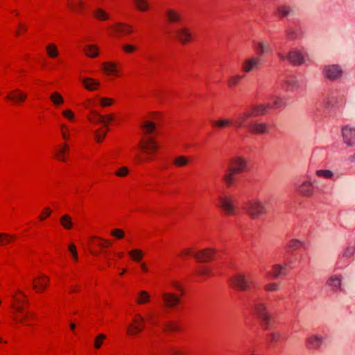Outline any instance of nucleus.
Wrapping results in <instances>:
<instances>
[{
    "mask_svg": "<svg viewBox=\"0 0 355 355\" xmlns=\"http://www.w3.org/2000/svg\"><path fill=\"white\" fill-rule=\"evenodd\" d=\"M2 296L10 305L12 319L16 324L28 326L33 323L34 315L26 310L28 298L21 289L17 288L10 293L3 291Z\"/></svg>",
    "mask_w": 355,
    "mask_h": 355,
    "instance_id": "nucleus-1",
    "label": "nucleus"
},
{
    "mask_svg": "<svg viewBox=\"0 0 355 355\" xmlns=\"http://www.w3.org/2000/svg\"><path fill=\"white\" fill-rule=\"evenodd\" d=\"M243 210L252 219L259 218L267 212L266 207L263 202L258 198L248 201L243 207Z\"/></svg>",
    "mask_w": 355,
    "mask_h": 355,
    "instance_id": "nucleus-2",
    "label": "nucleus"
},
{
    "mask_svg": "<svg viewBox=\"0 0 355 355\" xmlns=\"http://www.w3.org/2000/svg\"><path fill=\"white\" fill-rule=\"evenodd\" d=\"M139 147L141 150L148 155L146 161H151L158 150V144L155 139L151 136H144L140 141Z\"/></svg>",
    "mask_w": 355,
    "mask_h": 355,
    "instance_id": "nucleus-3",
    "label": "nucleus"
},
{
    "mask_svg": "<svg viewBox=\"0 0 355 355\" xmlns=\"http://www.w3.org/2000/svg\"><path fill=\"white\" fill-rule=\"evenodd\" d=\"M108 34L114 37H119L122 35H130L134 32L133 26L125 22H116L107 28Z\"/></svg>",
    "mask_w": 355,
    "mask_h": 355,
    "instance_id": "nucleus-4",
    "label": "nucleus"
},
{
    "mask_svg": "<svg viewBox=\"0 0 355 355\" xmlns=\"http://www.w3.org/2000/svg\"><path fill=\"white\" fill-rule=\"evenodd\" d=\"M253 310L263 323L265 328L268 329L272 318L268 310L266 304L261 300H257L254 303Z\"/></svg>",
    "mask_w": 355,
    "mask_h": 355,
    "instance_id": "nucleus-5",
    "label": "nucleus"
},
{
    "mask_svg": "<svg viewBox=\"0 0 355 355\" xmlns=\"http://www.w3.org/2000/svg\"><path fill=\"white\" fill-rule=\"evenodd\" d=\"M230 282L232 287L240 291L249 290L252 284V282L242 272H238L232 275Z\"/></svg>",
    "mask_w": 355,
    "mask_h": 355,
    "instance_id": "nucleus-6",
    "label": "nucleus"
},
{
    "mask_svg": "<svg viewBox=\"0 0 355 355\" xmlns=\"http://www.w3.org/2000/svg\"><path fill=\"white\" fill-rule=\"evenodd\" d=\"M218 207L223 210L226 216H234L236 214L237 208L232 196L221 195L218 197Z\"/></svg>",
    "mask_w": 355,
    "mask_h": 355,
    "instance_id": "nucleus-7",
    "label": "nucleus"
},
{
    "mask_svg": "<svg viewBox=\"0 0 355 355\" xmlns=\"http://www.w3.org/2000/svg\"><path fill=\"white\" fill-rule=\"evenodd\" d=\"M277 55L281 60H288L294 65H300L303 64L306 59L305 54L302 51L296 49L291 50L287 55L282 52H279Z\"/></svg>",
    "mask_w": 355,
    "mask_h": 355,
    "instance_id": "nucleus-8",
    "label": "nucleus"
},
{
    "mask_svg": "<svg viewBox=\"0 0 355 355\" xmlns=\"http://www.w3.org/2000/svg\"><path fill=\"white\" fill-rule=\"evenodd\" d=\"M144 318L140 314L133 315L131 322L127 326V334L135 336L140 333L144 328Z\"/></svg>",
    "mask_w": 355,
    "mask_h": 355,
    "instance_id": "nucleus-9",
    "label": "nucleus"
},
{
    "mask_svg": "<svg viewBox=\"0 0 355 355\" xmlns=\"http://www.w3.org/2000/svg\"><path fill=\"white\" fill-rule=\"evenodd\" d=\"M229 168L237 173H242L247 171V161L243 157L235 156L230 159Z\"/></svg>",
    "mask_w": 355,
    "mask_h": 355,
    "instance_id": "nucleus-10",
    "label": "nucleus"
},
{
    "mask_svg": "<svg viewBox=\"0 0 355 355\" xmlns=\"http://www.w3.org/2000/svg\"><path fill=\"white\" fill-rule=\"evenodd\" d=\"M102 70L107 76L114 78L121 76V72L117 63L112 61H106L102 63Z\"/></svg>",
    "mask_w": 355,
    "mask_h": 355,
    "instance_id": "nucleus-11",
    "label": "nucleus"
},
{
    "mask_svg": "<svg viewBox=\"0 0 355 355\" xmlns=\"http://www.w3.org/2000/svg\"><path fill=\"white\" fill-rule=\"evenodd\" d=\"M180 297L171 291H164L162 295L163 302L167 308H174L178 306L180 302Z\"/></svg>",
    "mask_w": 355,
    "mask_h": 355,
    "instance_id": "nucleus-12",
    "label": "nucleus"
},
{
    "mask_svg": "<svg viewBox=\"0 0 355 355\" xmlns=\"http://www.w3.org/2000/svg\"><path fill=\"white\" fill-rule=\"evenodd\" d=\"M288 270L287 264H273L270 270L266 272L268 279H277L286 274Z\"/></svg>",
    "mask_w": 355,
    "mask_h": 355,
    "instance_id": "nucleus-13",
    "label": "nucleus"
},
{
    "mask_svg": "<svg viewBox=\"0 0 355 355\" xmlns=\"http://www.w3.org/2000/svg\"><path fill=\"white\" fill-rule=\"evenodd\" d=\"M69 152V146L67 141H63L55 147L54 153L55 158L62 162L67 160Z\"/></svg>",
    "mask_w": 355,
    "mask_h": 355,
    "instance_id": "nucleus-14",
    "label": "nucleus"
},
{
    "mask_svg": "<svg viewBox=\"0 0 355 355\" xmlns=\"http://www.w3.org/2000/svg\"><path fill=\"white\" fill-rule=\"evenodd\" d=\"M248 130L252 134L263 135L268 132L269 125L266 123L255 121L249 123Z\"/></svg>",
    "mask_w": 355,
    "mask_h": 355,
    "instance_id": "nucleus-15",
    "label": "nucleus"
},
{
    "mask_svg": "<svg viewBox=\"0 0 355 355\" xmlns=\"http://www.w3.org/2000/svg\"><path fill=\"white\" fill-rule=\"evenodd\" d=\"M6 98L15 104L19 105L25 102L27 94L19 89H15L6 95Z\"/></svg>",
    "mask_w": 355,
    "mask_h": 355,
    "instance_id": "nucleus-16",
    "label": "nucleus"
},
{
    "mask_svg": "<svg viewBox=\"0 0 355 355\" xmlns=\"http://www.w3.org/2000/svg\"><path fill=\"white\" fill-rule=\"evenodd\" d=\"M49 284V278L44 275L35 277L33 280V288L37 293L44 292Z\"/></svg>",
    "mask_w": 355,
    "mask_h": 355,
    "instance_id": "nucleus-17",
    "label": "nucleus"
},
{
    "mask_svg": "<svg viewBox=\"0 0 355 355\" xmlns=\"http://www.w3.org/2000/svg\"><path fill=\"white\" fill-rule=\"evenodd\" d=\"M252 117L250 113V110H246L239 113L233 120L234 126L236 128H247L249 125L248 120Z\"/></svg>",
    "mask_w": 355,
    "mask_h": 355,
    "instance_id": "nucleus-18",
    "label": "nucleus"
},
{
    "mask_svg": "<svg viewBox=\"0 0 355 355\" xmlns=\"http://www.w3.org/2000/svg\"><path fill=\"white\" fill-rule=\"evenodd\" d=\"M216 254L215 250L212 248H207L201 250L196 251L194 254V258L200 262L211 261Z\"/></svg>",
    "mask_w": 355,
    "mask_h": 355,
    "instance_id": "nucleus-19",
    "label": "nucleus"
},
{
    "mask_svg": "<svg viewBox=\"0 0 355 355\" xmlns=\"http://www.w3.org/2000/svg\"><path fill=\"white\" fill-rule=\"evenodd\" d=\"M343 276L340 274L331 275L326 283V285L334 292H338L342 290Z\"/></svg>",
    "mask_w": 355,
    "mask_h": 355,
    "instance_id": "nucleus-20",
    "label": "nucleus"
},
{
    "mask_svg": "<svg viewBox=\"0 0 355 355\" xmlns=\"http://www.w3.org/2000/svg\"><path fill=\"white\" fill-rule=\"evenodd\" d=\"M343 141L348 146H355V128L346 125L342 129Z\"/></svg>",
    "mask_w": 355,
    "mask_h": 355,
    "instance_id": "nucleus-21",
    "label": "nucleus"
},
{
    "mask_svg": "<svg viewBox=\"0 0 355 355\" xmlns=\"http://www.w3.org/2000/svg\"><path fill=\"white\" fill-rule=\"evenodd\" d=\"M323 340V337L320 335H310L305 340V345L309 349H318L322 345Z\"/></svg>",
    "mask_w": 355,
    "mask_h": 355,
    "instance_id": "nucleus-22",
    "label": "nucleus"
},
{
    "mask_svg": "<svg viewBox=\"0 0 355 355\" xmlns=\"http://www.w3.org/2000/svg\"><path fill=\"white\" fill-rule=\"evenodd\" d=\"M260 63L259 57H251L245 60L241 64V71L244 73H249L255 69Z\"/></svg>",
    "mask_w": 355,
    "mask_h": 355,
    "instance_id": "nucleus-23",
    "label": "nucleus"
},
{
    "mask_svg": "<svg viewBox=\"0 0 355 355\" xmlns=\"http://www.w3.org/2000/svg\"><path fill=\"white\" fill-rule=\"evenodd\" d=\"M175 35L178 40L183 44H187L192 40V34L190 30L185 26L177 29Z\"/></svg>",
    "mask_w": 355,
    "mask_h": 355,
    "instance_id": "nucleus-24",
    "label": "nucleus"
},
{
    "mask_svg": "<svg viewBox=\"0 0 355 355\" xmlns=\"http://www.w3.org/2000/svg\"><path fill=\"white\" fill-rule=\"evenodd\" d=\"M297 191L303 196L309 197L313 193V184L311 180H304L297 187Z\"/></svg>",
    "mask_w": 355,
    "mask_h": 355,
    "instance_id": "nucleus-25",
    "label": "nucleus"
},
{
    "mask_svg": "<svg viewBox=\"0 0 355 355\" xmlns=\"http://www.w3.org/2000/svg\"><path fill=\"white\" fill-rule=\"evenodd\" d=\"M73 128L65 122H62L59 124L58 131L63 140V141H69L72 136Z\"/></svg>",
    "mask_w": 355,
    "mask_h": 355,
    "instance_id": "nucleus-26",
    "label": "nucleus"
},
{
    "mask_svg": "<svg viewBox=\"0 0 355 355\" xmlns=\"http://www.w3.org/2000/svg\"><path fill=\"white\" fill-rule=\"evenodd\" d=\"M152 296L150 293L146 290L138 291L135 295V302L139 305H145L150 302Z\"/></svg>",
    "mask_w": 355,
    "mask_h": 355,
    "instance_id": "nucleus-27",
    "label": "nucleus"
},
{
    "mask_svg": "<svg viewBox=\"0 0 355 355\" xmlns=\"http://www.w3.org/2000/svg\"><path fill=\"white\" fill-rule=\"evenodd\" d=\"M324 76L331 80H334L341 76L342 70L338 65H329L324 69Z\"/></svg>",
    "mask_w": 355,
    "mask_h": 355,
    "instance_id": "nucleus-28",
    "label": "nucleus"
},
{
    "mask_svg": "<svg viewBox=\"0 0 355 355\" xmlns=\"http://www.w3.org/2000/svg\"><path fill=\"white\" fill-rule=\"evenodd\" d=\"M167 291H174L175 294H178L180 296L184 295V286L181 282L176 279H170L166 285Z\"/></svg>",
    "mask_w": 355,
    "mask_h": 355,
    "instance_id": "nucleus-29",
    "label": "nucleus"
},
{
    "mask_svg": "<svg viewBox=\"0 0 355 355\" xmlns=\"http://www.w3.org/2000/svg\"><path fill=\"white\" fill-rule=\"evenodd\" d=\"M81 81L83 87L90 92L97 91L101 85L100 81L93 78L85 77Z\"/></svg>",
    "mask_w": 355,
    "mask_h": 355,
    "instance_id": "nucleus-30",
    "label": "nucleus"
},
{
    "mask_svg": "<svg viewBox=\"0 0 355 355\" xmlns=\"http://www.w3.org/2000/svg\"><path fill=\"white\" fill-rule=\"evenodd\" d=\"M269 104H259L252 106L248 110L252 117L264 115L269 110Z\"/></svg>",
    "mask_w": 355,
    "mask_h": 355,
    "instance_id": "nucleus-31",
    "label": "nucleus"
},
{
    "mask_svg": "<svg viewBox=\"0 0 355 355\" xmlns=\"http://www.w3.org/2000/svg\"><path fill=\"white\" fill-rule=\"evenodd\" d=\"M343 96H339L338 94L331 93L324 100V103L327 107H333L336 105L343 103Z\"/></svg>",
    "mask_w": 355,
    "mask_h": 355,
    "instance_id": "nucleus-32",
    "label": "nucleus"
},
{
    "mask_svg": "<svg viewBox=\"0 0 355 355\" xmlns=\"http://www.w3.org/2000/svg\"><path fill=\"white\" fill-rule=\"evenodd\" d=\"M130 259L137 263L143 261L145 252L139 248H132L128 252Z\"/></svg>",
    "mask_w": 355,
    "mask_h": 355,
    "instance_id": "nucleus-33",
    "label": "nucleus"
},
{
    "mask_svg": "<svg viewBox=\"0 0 355 355\" xmlns=\"http://www.w3.org/2000/svg\"><path fill=\"white\" fill-rule=\"evenodd\" d=\"M49 99L55 108H60L64 103V96L59 92H53L49 95Z\"/></svg>",
    "mask_w": 355,
    "mask_h": 355,
    "instance_id": "nucleus-34",
    "label": "nucleus"
},
{
    "mask_svg": "<svg viewBox=\"0 0 355 355\" xmlns=\"http://www.w3.org/2000/svg\"><path fill=\"white\" fill-rule=\"evenodd\" d=\"M46 55L51 59H56L60 55V51L58 46L53 42L48 43L45 46Z\"/></svg>",
    "mask_w": 355,
    "mask_h": 355,
    "instance_id": "nucleus-35",
    "label": "nucleus"
},
{
    "mask_svg": "<svg viewBox=\"0 0 355 355\" xmlns=\"http://www.w3.org/2000/svg\"><path fill=\"white\" fill-rule=\"evenodd\" d=\"M85 54L91 58H95L99 55V47L95 44H86L83 49Z\"/></svg>",
    "mask_w": 355,
    "mask_h": 355,
    "instance_id": "nucleus-36",
    "label": "nucleus"
},
{
    "mask_svg": "<svg viewBox=\"0 0 355 355\" xmlns=\"http://www.w3.org/2000/svg\"><path fill=\"white\" fill-rule=\"evenodd\" d=\"M196 274L205 277H209L213 276L214 268L211 266L202 265L199 266L196 270Z\"/></svg>",
    "mask_w": 355,
    "mask_h": 355,
    "instance_id": "nucleus-37",
    "label": "nucleus"
},
{
    "mask_svg": "<svg viewBox=\"0 0 355 355\" xmlns=\"http://www.w3.org/2000/svg\"><path fill=\"white\" fill-rule=\"evenodd\" d=\"M166 17L168 21L171 23H178L181 21L180 14L172 8H168L166 10Z\"/></svg>",
    "mask_w": 355,
    "mask_h": 355,
    "instance_id": "nucleus-38",
    "label": "nucleus"
},
{
    "mask_svg": "<svg viewBox=\"0 0 355 355\" xmlns=\"http://www.w3.org/2000/svg\"><path fill=\"white\" fill-rule=\"evenodd\" d=\"M61 115L69 122V123H74L77 121L76 114L71 108H64L62 110Z\"/></svg>",
    "mask_w": 355,
    "mask_h": 355,
    "instance_id": "nucleus-39",
    "label": "nucleus"
},
{
    "mask_svg": "<svg viewBox=\"0 0 355 355\" xmlns=\"http://www.w3.org/2000/svg\"><path fill=\"white\" fill-rule=\"evenodd\" d=\"M212 126L223 129L227 127L234 126V122L229 119H222L219 120L213 121L211 122Z\"/></svg>",
    "mask_w": 355,
    "mask_h": 355,
    "instance_id": "nucleus-40",
    "label": "nucleus"
},
{
    "mask_svg": "<svg viewBox=\"0 0 355 355\" xmlns=\"http://www.w3.org/2000/svg\"><path fill=\"white\" fill-rule=\"evenodd\" d=\"M94 17L100 21H107L110 19V14L101 8H96L93 11Z\"/></svg>",
    "mask_w": 355,
    "mask_h": 355,
    "instance_id": "nucleus-41",
    "label": "nucleus"
},
{
    "mask_svg": "<svg viewBox=\"0 0 355 355\" xmlns=\"http://www.w3.org/2000/svg\"><path fill=\"white\" fill-rule=\"evenodd\" d=\"M60 223L62 227L67 230H70L73 227L72 218L68 214H64L60 217Z\"/></svg>",
    "mask_w": 355,
    "mask_h": 355,
    "instance_id": "nucleus-42",
    "label": "nucleus"
},
{
    "mask_svg": "<svg viewBox=\"0 0 355 355\" xmlns=\"http://www.w3.org/2000/svg\"><path fill=\"white\" fill-rule=\"evenodd\" d=\"M236 174H238L236 172L228 168L223 177V180L227 187H230L234 184Z\"/></svg>",
    "mask_w": 355,
    "mask_h": 355,
    "instance_id": "nucleus-43",
    "label": "nucleus"
},
{
    "mask_svg": "<svg viewBox=\"0 0 355 355\" xmlns=\"http://www.w3.org/2000/svg\"><path fill=\"white\" fill-rule=\"evenodd\" d=\"M68 6L76 12H79L82 10L83 2L82 0H67Z\"/></svg>",
    "mask_w": 355,
    "mask_h": 355,
    "instance_id": "nucleus-44",
    "label": "nucleus"
},
{
    "mask_svg": "<svg viewBox=\"0 0 355 355\" xmlns=\"http://www.w3.org/2000/svg\"><path fill=\"white\" fill-rule=\"evenodd\" d=\"M87 119L92 124H98L101 123L102 114H101L97 110L89 111Z\"/></svg>",
    "mask_w": 355,
    "mask_h": 355,
    "instance_id": "nucleus-45",
    "label": "nucleus"
},
{
    "mask_svg": "<svg viewBox=\"0 0 355 355\" xmlns=\"http://www.w3.org/2000/svg\"><path fill=\"white\" fill-rule=\"evenodd\" d=\"M135 7L139 11L146 12L150 9L148 0H133Z\"/></svg>",
    "mask_w": 355,
    "mask_h": 355,
    "instance_id": "nucleus-46",
    "label": "nucleus"
},
{
    "mask_svg": "<svg viewBox=\"0 0 355 355\" xmlns=\"http://www.w3.org/2000/svg\"><path fill=\"white\" fill-rule=\"evenodd\" d=\"M268 104L270 105V110L281 108L284 105L285 103L284 100L282 98L279 96H273L270 99V102Z\"/></svg>",
    "mask_w": 355,
    "mask_h": 355,
    "instance_id": "nucleus-47",
    "label": "nucleus"
},
{
    "mask_svg": "<svg viewBox=\"0 0 355 355\" xmlns=\"http://www.w3.org/2000/svg\"><path fill=\"white\" fill-rule=\"evenodd\" d=\"M98 104V99L97 95L94 98H88L86 99L84 106L89 112L92 110H96V107Z\"/></svg>",
    "mask_w": 355,
    "mask_h": 355,
    "instance_id": "nucleus-48",
    "label": "nucleus"
},
{
    "mask_svg": "<svg viewBox=\"0 0 355 355\" xmlns=\"http://www.w3.org/2000/svg\"><path fill=\"white\" fill-rule=\"evenodd\" d=\"M189 163V159L185 155H179L174 158L173 164L177 167L186 166Z\"/></svg>",
    "mask_w": 355,
    "mask_h": 355,
    "instance_id": "nucleus-49",
    "label": "nucleus"
},
{
    "mask_svg": "<svg viewBox=\"0 0 355 355\" xmlns=\"http://www.w3.org/2000/svg\"><path fill=\"white\" fill-rule=\"evenodd\" d=\"M107 132V128L101 127L94 132V138L96 142L101 143L103 141Z\"/></svg>",
    "mask_w": 355,
    "mask_h": 355,
    "instance_id": "nucleus-50",
    "label": "nucleus"
},
{
    "mask_svg": "<svg viewBox=\"0 0 355 355\" xmlns=\"http://www.w3.org/2000/svg\"><path fill=\"white\" fill-rule=\"evenodd\" d=\"M270 49L269 44L263 42H259L254 46V51L257 54L261 55L267 53Z\"/></svg>",
    "mask_w": 355,
    "mask_h": 355,
    "instance_id": "nucleus-51",
    "label": "nucleus"
},
{
    "mask_svg": "<svg viewBox=\"0 0 355 355\" xmlns=\"http://www.w3.org/2000/svg\"><path fill=\"white\" fill-rule=\"evenodd\" d=\"M68 252L73 261L77 262L78 261V254L77 251V248L74 243H70L69 245Z\"/></svg>",
    "mask_w": 355,
    "mask_h": 355,
    "instance_id": "nucleus-52",
    "label": "nucleus"
},
{
    "mask_svg": "<svg viewBox=\"0 0 355 355\" xmlns=\"http://www.w3.org/2000/svg\"><path fill=\"white\" fill-rule=\"evenodd\" d=\"M106 340V336L104 334H98L94 340V347L96 349H99L103 346L105 340Z\"/></svg>",
    "mask_w": 355,
    "mask_h": 355,
    "instance_id": "nucleus-53",
    "label": "nucleus"
},
{
    "mask_svg": "<svg viewBox=\"0 0 355 355\" xmlns=\"http://www.w3.org/2000/svg\"><path fill=\"white\" fill-rule=\"evenodd\" d=\"M97 98L98 99V105L101 107H109L113 105L114 99L108 97H101L97 95Z\"/></svg>",
    "mask_w": 355,
    "mask_h": 355,
    "instance_id": "nucleus-54",
    "label": "nucleus"
},
{
    "mask_svg": "<svg viewBox=\"0 0 355 355\" xmlns=\"http://www.w3.org/2000/svg\"><path fill=\"white\" fill-rule=\"evenodd\" d=\"M243 77V76L240 74H236V75L230 76L227 79V85L230 87H233L236 86V85H238L240 83V81L241 80Z\"/></svg>",
    "mask_w": 355,
    "mask_h": 355,
    "instance_id": "nucleus-55",
    "label": "nucleus"
},
{
    "mask_svg": "<svg viewBox=\"0 0 355 355\" xmlns=\"http://www.w3.org/2000/svg\"><path fill=\"white\" fill-rule=\"evenodd\" d=\"M144 132L146 135L152 133L155 129V125L151 121H144L141 125Z\"/></svg>",
    "mask_w": 355,
    "mask_h": 355,
    "instance_id": "nucleus-56",
    "label": "nucleus"
},
{
    "mask_svg": "<svg viewBox=\"0 0 355 355\" xmlns=\"http://www.w3.org/2000/svg\"><path fill=\"white\" fill-rule=\"evenodd\" d=\"M303 245V242L295 239L290 240L287 244V247L291 250H295L300 248Z\"/></svg>",
    "mask_w": 355,
    "mask_h": 355,
    "instance_id": "nucleus-57",
    "label": "nucleus"
},
{
    "mask_svg": "<svg viewBox=\"0 0 355 355\" xmlns=\"http://www.w3.org/2000/svg\"><path fill=\"white\" fill-rule=\"evenodd\" d=\"M196 252L193 250V248H184L182 249L180 253L178 254V256L182 259H185L189 257L193 256L194 257Z\"/></svg>",
    "mask_w": 355,
    "mask_h": 355,
    "instance_id": "nucleus-58",
    "label": "nucleus"
},
{
    "mask_svg": "<svg viewBox=\"0 0 355 355\" xmlns=\"http://www.w3.org/2000/svg\"><path fill=\"white\" fill-rule=\"evenodd\" d=\"M110 235L116 239L120 240L125 237V232L120 228H114L110 232Z\"/></svg>",
    "mask_w": 355,
    "mask_h": 355,
    "instance_id": "nucleus-59",
    "label": "nucleus"
},
{
    "mask_svg": "<svg viewBox=\"0 0 355 355\" xmlns=\"http://www.w3.org/2000/svg\"><path fill=\"white\" fill-rule=\"evenodd\" d=\"M146 320L148 324L152 326L158 325V316L153 313H149L146 315Z\"/></svg>",
    "mask_w": 355,
    "mask_h": 355,
    "instance_id": "nucleus-60",
    "label": "nucleus"
},
{
    "mask_svg": "<svg viewBox=\"0 0 355 355\" xmlns=\"http://www.w3.org/2000/svg\"><path fill=\"white\" fill-rule=\"evenodd\" d=\"M315 174L318 177L324 179H331L333 178V173L330 170H317Z\"/></svg>",
    "mask_w": 355,
    "mask_h": 355,
    "instance_id": "nucleus-61",
    "label": "nucleus"
},
{
    "mask_svg": "<svg viewBox=\"0 0 355 355\" xmlns=\"http://www.w3.org/2000/svg\"><path fill=\"white\" fill-rule=\"evenodd\" d=\"M165 330L169 332H178L180 330V327L176 322H169L165 327Z\"/></svg>",
    "mask_w": 355,
    "mask_h": 355,
    "instance_id": "nucleus-62",
    "label": "nucleus"
},
{
    "mask_svg": "<svg viewBox=\"0 0 355 355\" xmlns=\"http://www.w3.org/2000/svg\"><path fill=\"white\" fill-rule=\"evenodd\" d=\"M12 236L5 233H0V246L6 245L12 241Z\"/></svg>",
    "mask_w": 355,
    "mask_h": 355,
    "instance_id": "nucleus-63",
    "label": "nucleus"
},
{
    "mask_svg": "<svg viewBox=\"0 0 355 355\" xmlns=\"http://www.w3.org/2000/svg\"><path fill=\"white\" fill-rule=\"evenodd\" d=\"M51 213H52V210L51 209L50 207H44L42 210L40 214L39 215V220L41 221L46 220L47 218H49L51 216Z\"/></svg>",
    "mask_w": 355,
    "mask_h": 355,
    "instance_id": "nucleus-64",
    "label": "nucleus"
}]
</instances>
